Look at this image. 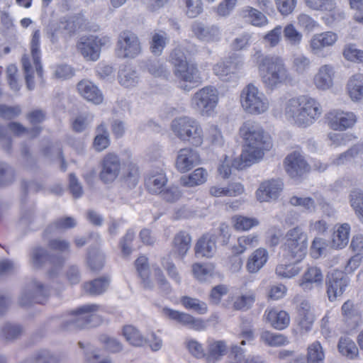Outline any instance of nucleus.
<instances>
[{"label": "nucleus", "instance_id": "1", "mask_svg": "<svg viewBox=\"0 0 363 363\" xmlns=\"http://www.w3.org/2000/svg\"><path fill=\"white\" fill-rule=\"evenodd\" d=\"M240 135L245 143V147L240 157L235 158L233 165L235 168L243 169L259 162L272 146L270 135L262 125L254 121L244 122L239 130Z\"/></svg>", "mask_w": 363, "mask_h": 363}, {"label": "nucleus", "instance_id": "2", "mask_svg": "<svg viewBox=\"0 0 363 363\" xmlns=\"http://www.w3.org/2000/svg\"><path fill=\"white\" fill-rule=\"evenodd\" d=\"M284 114L291 123L305 128L312 125L321 116L322 107L315 99L300 96L285 103Z\"/></svg>", "mask_w": 363, "mask_h": 363}, {"label": "nucleus", "instance_id": "3", "mask_svg": "<svg viewBox=\"0 0 363 363\" xmlns=\"http://www.w3.org/2000/svg\"><path fill=\"white\" fill-rule=\"evenodd\" d=\"M262 82L274 89L291 79L290 73L284 60L278 56L263 55L257 51L254 55Z\"/></svg>", "mask_w": 363, "mask_h": 363}, {"label": "nucleus", "instance_id": "4", "mask_svg": "<svg viewBox=\"0 0 363 363\" xmlns=\"http://www.w3.org/2000/svg\"><path fill=\"white\" fill-rule=\"evenodd\" d=\"M170 62L174 67V73L179 83H189L197 86L201 83V77L197 65L187 61L185 53L180 48H175L170 54ZM181 88L189 91L192 86L181 84Z\"/></svg>", "mask_w": 363, "mask_h": 363}, {"label": "nucleus", "instance_id": "5", "mask_svg": "<svg viewBox=\"0 0 363 363\" xmlns=\"http://www.w3.org/2000/svg\"><path fill=\"white\" fill-rule=\"evenodd\" d=\"M174 135L181 140L199 147L203 142V131L200 123L194 118L182 116L174 118L171 123Z\"/></svg>", "mask_w": 363, "mask_h": 363}, {"label": "nucleus", "instance_id": "6", "mask_svg": "<svg viewBox=\"0 0 363 363\" xmlns=\"http://www.w3.org/2000/svg\"><path fill=\"white\" fill-rule=\"evenodd\" d=\"M282 249L284 255L291 262L298 263L306 255L308 235L299 226L289 229L284 237Z\"/></svg>", "mask_w": 363, "mask_h": 363}, {"label": "nucleus", "instance_id": "7", "mask_svg": "<svg viewBox=\"0 0 363 363\" xmlns=\"http://www.w3.org/2000/svg\"><path fill=\"white\" fill-rule=\"evenodd\" d=\"M97 309V305L91 304L83 306L76 311L72 312L62 321V327L63 330H73L99 325L101 319L94 313Z\"/></svg>", "mask_w": 363, "mask_h": 363}, {"label": "nucleus", "instance_id": "8", "mask_svg": "<svg viewBox=\"0 0 363 363\" xmlns=\"http://www.w3.org/2000/svg\"><path fill=\"white\" fill-rule=\"evenodd\" d=\"M240 100L243 111L250 115L263 114L267 112L270 107L266 95L252 84H249L243 88Z\"/></svg>", "mask_w": 363, "mask_h": 363}, {"label": "nucleus", "instance_id": "9", "mask_svg": "<svg viewBox=\"0 0 363 363\" xmlns=\"http://www.w3.org/2000/svg\"><path fill=\"white\" fill-rule=\"evenodd\" d=\"M65 261V259L62 255H51L46 249L40 246L33 247L29 254V263L33 268L41 269L48 262L52 266L48 272L50 277H54L59 273Z\"/></svg>", "mask_w": 363, "mask_h": 363}, {"label": "nucleus", "instance_id": "10", "mask_svg": "<svg viewBox=\"0 0 363 363\" xmlns=\"http://www.w3.org/2000/svg\"><path fill=\"white\" fill-rule=\"evenodd\" d=\"M219 92L213 86H206L197 91L191 98V106L202 116H211L218 105Z\"/></svg>", "mask_w": 363, "mask_h": 363}, {"label": "nucleus", "instance_id": "11", "mask_svg": "<svg viewBox=\"0 0 363 363\" xmlns=\"http://www.w3.org/2000/svg\"><path fill=\"white\" fill-rule=\"evenodd\" d=\"M110 38L108 36L84 37L77 44V48L87 60L96 61L100 56L101 49L109 46Z\"/></svg>", "mask_w": 363, "mask_h": 363}, {"label": "nucleus", "instance_id": "12", "mask_svg": "<svg viewBox=\"0 0 363 363\" xmlns=\"http://www.w3.org/2000/svg\"><path fill=\"white\" fill-rule=\"evenodd\" d=\"M50 294L48 287L41 282L33 280L22 291L18 298L21 306L27 307L33 303L43 304Z\"/></svg>", "mask_w": 363, "mask_h": 363}, {"label": "nucleus", "instance_id": "13", "mask_svg": "<svg viewBox=\"0 0 363 363\" xmlns=\"http://www.w3.org/2000/svg\"><path fill=\"white\" fill-rule=\"evenodd\" d=\"M140 52V43L135 33L128 30L120 33L116 48V55L118 57L134 58Z\"/></svg>", "mask_w": 363, "mask_h": 363}, {"label": "nucleus", "instance_id": "14", "mask_svg": "<svg viewBox=\"0 0 363 363\" xmlns=\"http://www.w3.org/2000/svg\"><path fill=\"white\" fill-rule=\"evenodd\" d=\"M99 178L104 184H111L120 174L122 163L119 156L113 152L106 154L100 162Z\"/></svg>", "mask_w": 363, "mask_h": 363}, {"label": "nucleus", "instance_id": "15", "mask_svg": "<svg viewBox=\"0 0 363 363\" xmlns=\"http://www.w3.org/2000/svg\"><path fill=\"white\" fill-rule=\"evenodd\" d=\"M242 65L243 62L240 57L233 56L215 65L213 72L223 81H235L238 78V73Z\"/></svg>", "mask_w": 363, "mask_h": 363}, {"label": "nucleus", "instance_id": "16", "mask_svg": "<svg viewBox=\"0 0 363 363\" xmlns=\"http://www.w3.org/2000/svg\"><path fill=\"white\" fill-rule=\"evenodd\" d=\"M350 279L347 274L337 269L333 270L327 277V294L330 301H335L345 291Z\"/></svg>", "mask_w": 363, "mask_h": 363}, {"label": "nucleus", "instance_id": "17", "mask_svg": "<svg viewBox=\"0 0 363 363\" xmlns=\"http://www.w3.org/2000/svg\"><path fill=\"white\" fill-rule=\"evenodd\" d=\"M162 313L170 320H174L177 323H179L183 326L188 327L190 329L201 331L205 330L206 328V324L202 319L196 318L184 312H180L169 308H164L162 309Z\"/></svg>", "mask_w": 363, "mask_h": 363}, {"label": "nucleus", "instance_id": "18", "mask_svg": "<svg viewBox=\"0 0 363 363\" xmlns=\"http://www.w3.org/2000/svg\"><path fill=\"white\" fill-rule=\"evenodd\" d=\"M330 127L335 130H345L352 128L357 121V116L350 111L333 110L327 116Z\"/></svg>", "mask_w": 363, "mask_h": 363}, {"label": "nucleus", "instance_id": "19", "mask_svg": "<svg viewBox=\"0 0 363 363\" xmlns=\"http://www.w3.org/2000/svg\"><path fill=\"white\" fill-rule=\"evenodd\" d=\"M337 39V34L333 31L315 34L309 41V51L314 55L320 56L324 49L333 46Z\"/></svg>", "mask_w": 363, "mask_h": 363}, {"label": "nucleus", "instance_id": "20", "mask_svg": "<svg viewBox=\"0 0 363 363\" xmlns=\"http://www.w3.org/2000/svg\"><path fill=\"white\" fill-rule=\"evenodd\" d=\"M191 28L194 36L202 42L213 43L218 41L220 38V30L216 25L195 21Z\"/></svg>", "mask_w": 363, "mask_h": 363}, {"label": "nucleus", "instance_id": "21", "mask_svg": "<svg viewBox=\"0 0 363 363\" xmlns=\"http://www.w3.org/2000/svg\"><path fill=\"white\" fill-rule=\"evenodd\" d=\"M323 283V274L320 268L311 267L303 273L298 285L303 291L308 292L315 288L321 287Z\"/></svg>", "mask_w": 363, "mask_h": 363}, {"label": "nucleus", "instance_id": "22", "mask_svg": "<svg viewBox=\"0 0 363 363\" xmlns=\"http://www.w3.org/2000/svg\"><path fill=\"white\" fill-rule=\"evenodd\" d=\"M283 189L280 179H272L262 182L256 191L257 199L260 202L269 201L278 198Z\"/></svg>", "mask_w": 363, "mask_h": 363}, {"label": "nucleus", "instance_id": "23", "mask_svg": "<svg viewBox=\"0 0 363 363\" xmlns=\"http://www.w3.org/2000/svg\"><path fill=\"white\" fill-rule=\"evenodd\" d=\"M199 164V155L197 151L189 147L179 151L176 160V167L179 172H186Z\"/></svg>", "mask_w": 363, "mask_h": 363}, {"label": "nucleus", "instance_id": "24", "mask_svg": "<svg viewBox=\"0 0 363 363\" xmlns=\"http://www.w3.org/2000/svg\"><path fill=\"white\" fill-rule=\"evenodd\" d=\"M286 171L291 177L301 176L309 170V166L303 155L294 152L285 159Z\"/></svg>", "mask_w": 363, "mask_h": 363}, {"label": "nucleus", "instance_id": "25", "mask_svg": "<svg viewBox=\"0 0 363 363\" xmlns=\"http://www.w3.org/2000/svg\"><path fill=\"white\" fill-rule=\"evenodd\" d=\"M335 68L332 65H321L313 78L315 87L320 90H328L333 85Z\"/></svg>", "mask_w": 363, "mask_h": 363}, {"label": "nucleus", "instance_id": "26", "mask_svg": "<svg viewBox=\"0 0 363 363\" xmlns=\"http://www.w3.org/2000/svg\"><path fill=\"white\" fill-rule=\"evenodd\" d=\"M80 95L94 104H100L104 100L103 94L98 87L89 80H82L77 84Z\"/></svg>", "mask_w": 363, "mask_h": 363}, {"label": "nucleus", "instance_id": "27", "mask_svg": "<svg viewBox=\"0 0 363 363\" xmlns=\"http://www.w3.org/2000/svg\"><path fill=\"white\" fill-rule=\"evenodd\" d=\"M86 19L81 14L63 17L57 24L61 33L73 34L85 24Z\"/></svg>", "mask_w": 363, "mask_h": 363}, {"label": "nucleus", "instance_id": "28", "mask_svg": "<svg viewBox=\"0 0 363 363\" xmlns=\"http://www.w3.org/2000/svg\"><path fill=\"white\" fill-rule=\"evenodd\" d=\"M264 317L271 326L277 330L286 328L290 322L289 315L286 311L274 308H267Z\"/></svg>", "mask_w": 363, "mask_h": 363}, {"label": "nucleus", "instance_id": "29", "mask_svg": "<svg viewBox=\"0 0 363 363\" xmlns=\"http://www.w3.org/2000/svg\"><path fill=\"white\" fill-rule=\"evenodd\" d=\"M111 279L103 276L94 280L84 283V291L90 296H99L106 292L109 286Z\"/></svg>", "mask_w": 363, "mask_h": 363}, {"label": "nucleus", "instance_id": "30", "mask_svg": "<svg viewBox=\"0 0 363 363\" xmlns=\"http://www.w3.org/2000/svg\"><path fill=\"white\" fill-rule=\"evenodd\" d=\"M227 352V345L223 340H212L208 344L206 360L208 363H216L221 359Z\"/></svg>", "mask_w": 363, "mask_h": 363}, {"label": "nucleus", "instance_id": "31", "mask_svg": "<svg viewBox=\"0 0 363 363\" xmlns=\"http://www.w3.org/2000/svg\"><path fill=\"white\" fill-rule=\"evenodd\" d=\"M268 252L264 248L257 249L248 258L247 269L250 273H256L266 264Z\"/></svg>", "mask_w": 363, "mask_h": 363}, {"label": "nucleus", "instance_id": "32", "mask_svg": "<svg viewBox=\"0 0 363 363\" xmlns=\"http://www.w3.org/2000/svg\"><path fill=\"white\" fill-rule=\"evenodd\" d=\"M215 238L209 235H203L196 244L195 252L198 257H211L216 252Z\"/></svg>", "mask_w": 363, "mask_h": 363}, {"label": "nucleus", "instance_id": "33", "mask_svg": "<svg viewBox=\"0 0 363 363\" xmlns=\"http://www.w3.org/2000/svg\"><path fill=\"white\" fill-rule=\"evenodd\" d=\"M349 96L352 101H359L363 98V74L352 75L347 84Z\"/></svg>", "mask_w": 363, "mask_h": 363}, {"label": "nucleus", "instance_id": "34", "mask_svg": "<svg viewBox=\"0 0 363 363\" xmlns=\"http://www.w3.org/2000/svg\"><path fill=\"white\" fill-rule=\"evenodd\" d=\"M191 246V237L184 230L178 232L173 239V250L180 257H183Z\"/></svg>", "mask_w": 363, "mask_h": 363}, {"label": "nucleus", "instance_id": "35", "mask_svg": "<svg viewBox=\"0 0 363 363\" xmlns=\"http://www.w3.org/2000/svg\"><path fill=\"white\" fill-rule=\"evenodd\" d=\"M233 303L232 308L237 311H247L250 308L255 301V294L252 291H249L245 294L239 296H233L229 297Z\"/></svg>", "mask_w": 363, "mask_h": 363}, {"label": "nucleus", "instance_id": "36", "mask_svg": "<svg viewBox=\"0 0 363 363\" xmlns=\"http://www.w3.org/2000/svg\"><path fill=\"white\" fill-rule=\"evenodd\" d=\"M241 15L247 23L252 26L262 27L268 23L267 18L259 11L252 7L244 9Z\"/></svg>", "mask_w": 363, "mask_h": 363}, {"label": "nucleus", "instance_id": "37", "mask_svg": "<svg viewBox=\"0 0 363 363\" xmlns=\"http://www.w3.org/2000/svg\"><path fill=\"white\" fill-rule=\"evenodd\" d=\"M167 183V178L162 172L149 175L145 179V186L148 191L153 194H161Z\"/></svg>", "mask_w": 363, "mask_h": 363}, {"label": "nucleus", "instance_id": "38", "mask_svg": "<svg viewBox=\"0 0 363 363\" xmlns=\"http://www.w3.org/2000/svg\"><path fill=\"white\" fill-rule=\"evenodd\" d=\"M122 334L126 341L134 347H143L147 343V340L133 325H125Z\"/></svg>", "mask_w": 363, "mask_h": 363}, {"label": "nucleus", "instance_id": "39", "mask_svg": "<svg viewBox=\"0 0 363 363\" xmlns=\"http://www.w3.org/2000/svg\"><path fill=\"white\" fill-rule=\"evenodd\" d=\"M339 352L349 359H354L359 354L355 342L347 337H341L337 344Z\"/></svg>", "mask_w": 363, "mask_h": 363}, {"label": "nucleus", "instance_id": "40", "mask_svg": "<svg viewBox=\"0 0 363 363\" xmlns=\"http://www.w3.org/2000/svg\"><path fill=\"white\" fill-rule=\"evenodd\" d=\"M118 81L125 87L135 86L139 82V76L133 67L125 65L118 72Z\"/></svg>", "mask_w": 363, "mask_h": 363}, {"label": "nucleus", "instance_id": "41", "mask_svg": "<svg viewBox=\"0 0 363 363\" xmlns=\"http://www.w3.org/2000/svg\"><path fill=\"white\" fill-rule=\"evenodd\" d=\"M208 174L206 169L202 167L196 169L188 176L181 177V184L184 186L192 187L201 185L206 182Z\"/></svg>", "mask_w": 363, "mask_h": 363}, {"label": "nucleus", "instance_id": "42", "mask_svg": "<svg viewBox=\"0 0 363 363\" xmlns=\"http://www.w3.org/2000/svg\"><path fill=\"white\" fill-rule=\"evenodd\" d=\"M96 133L93 146L97 152H101L106 149L110 144L109 133L104 123L98 125Z\"/></svg>", "mask_w": 363, "mask_h": 363}, {"label": "nucleus", "instance_id": "43", "mask_svg": "<svg viewBox=\"0 0 363 363\" xmlns=\"http://www.w3.org/2000/svg\"><path fill=\"white\" fill-rule=\"evenodd\" d=\"M40 30H35L32 36L31 42H30V50L31 55L33 57V62L35 66V70L38 75L41 77L43 73L42 65H40Z\"/></svg>", "mask_w": 363, "mask_h": 363}, {"label": "nucleus", "instance_id": "44", "mask_svg": "<svg viewBox=\"0 0 363 363\" xmlns=\"http://www.w3.org/2000/svg\"><path fill=\"white\" fill-rule=\"evenodd\" d=\"M135 267L138 274L142 280L143 287L151 289L153 288V283L149 279L150 269L147 263V258L145 256L138 257L135 261Z\"/></svg>", "mask_w": 363, "mask_h": 363}, {"label": "nucleus", "instance_id": "45", "mask_svg": "<svg viewBox=\"0 0 363 363\" xmlns=\"http://www.w3.org/2000/svg\"><path fill=\"white\" fill-rule=\"evenodd\" d=\"M291 67L293 70L297 74H303L310 70L311 61L303 53H294L291 57Z\"/></svg>", "mask_w": 363, "mask_h": 363}, {"label": "nucleus", "instance_id": "46", "mask_svg": "<svg viewBox=\"0 0 363 363\" xmlns=\"http://www.w3.org/2000/svg\"><path fill=\"white\" fill-rule=\"evenodd\" d=\"M350 230L349 224L341 225L333 235L332 246L337 249L345 247L349 242Z\"/></svg>", "mask_w": 363, "mask_h": 363}, {"label": "nucleus", "instance_id": "47", "mask_svg": "<svg viewBox=\"0 0 363 363\" xmlns=\"http://www.w3.org/2000/svg\"><path fill=\"white\" fill-rule=\"evenodd\" d=\"M299 315L302 316L299 325L302 330L307 332L311 329L313 323V315L311 312V304L307 301H303L298 308Z\"/></svg>", "mask_w": 363, "mask_h": 363}, {"label": "nucleus", "instance_id": "48", "mask_svg": "<svg viewBox=\"0 0 363 363\" xmlns=\"http://www.w3.org/2000/svg\"><path fill=\"white\" fill-rule=\"evenodd\" d=\"M77 225V221L73 217L60 218L50 225L44 232V236L48 233H58L69 228H74Z\"/></svg>", "mask_w": 363, "mask_h": 363}, {"label": "nucleus", "instance_id": "49", "mask_svg": "<svg viewBox=\"0 0 363 363\" xmlns=\"http://www.w3.org/2000/svg\"><path fill=\"white\" fill-rule=\"evenodd\" d=\"M262 342L269 347H281L289 344L288 338L282 334L263 331L260 335Z\"/></svg>", "mask_w": 363, "mask_h": 363}, {"label": "nucleus", "instance_id": "50", "mask_svg": "<svg viewBox=\"0 0 363 363\" xmlns=\"http://www.w3.org/2000/svg\"><path fill=\"white\" fill-rule=\"evenodd\" d=\"M168 41V36L165 32L162 30L154 32L150 42L151 52L155 55H160Z\"/></svg>", "mask_w": 363, "mask_h": 363}, {"label": "nucleus", "instance_id": "51", "mask_svg": "<svg viewBox=\"0 0 363 363\" xmlns=\"http://www.w3.org/2000/svg\"><path fill=\"white\" fill-rule=\"evenodd\" d=\"M258 245V236L250 234L241 236L238 239V245L233 247V252L235 255H240L247 250L254 247Z\"/></svg>", "mask_w": 363, "mask_h": 363}, {"label": "nucleus", "instance_id": "52", "mask_svg": "<svg viewBox=\"0 0 363 363\" xmlns=\"http://www.w3.org/2000/svg\"><path fill=\"white\" fill-rule=\"evenodd\" d=\"M306 359L309 363H324L325 352L319 341H315L308 346Z\"/></svg>", "mask_w": 363, "mask_h": 363}, {"label": "nucleus", "instance_id": "53", "mask_svg": "<svg viewBox=\"0 0 363 363\" xmlns=\"http://www.w3.org/2000/svg\"><path fill=\"white\" fill-rule=\"evenodd\" d=\"M285 41L289 45L298 48L303 39V35L293 24H288L282 30Z\"/></svg>", "mask_w": 363, "mask_h": 363}, {"label": "nucleus", "instance_id": "54", "mask_svg": "<svg viewBox=\"0 0 363 363\" xmlns=\"http://www.w3.org/2000/svg\"><path fill=\"white\" fill-rule=\"evenodd\" d=\"M104 255L97 248H92L88 252L87 264L93 272L100 271L104 265Z\"/></svg>", "mask_w": 363, "mask_h": 363}, {"label": "nucleus", "instance_id": "55", "mask_svg": "<svg viewBox=\"0 0 363 363\" xmlns=\"http://www.w3.org/2000/svg\"><path fill=\"white\" fill-rule=\"evenodd\" d=\"M206 140L214 147H222L224 144V138L221 130L217 125L210 124L206 130Z\"/></svg>", "mask_w": 363, "mask_h": 363}, {"label": "nucleus", "instance_id": "56", "mask_svg": "<svg viewBox=\"0 0 363 363\" xmlns=\"http://www.w3.org/2000/svg\"><path fill=\"white\" fill-rule=\"evenodd\" d=\"M181 303L186 309L193 310L199 314H205L208 311L206 303L197 298L183 296Z\"/></svg>", "mask_w": 363, "mask_h": 363}, {"label": "nucleus", "instance_id": "57", "mask_svg": "<svg viewBox=\"0 0 363 363\" xmlns=\"http://www.w3.org/2000/svg\"><path fill=\"white\" fill-rule=\"evenodd\" d=\"M23 328L15 323H7L1 329V335L7 341H11L18 338L23 333Z\"/></svg>", "mask_w": 363, "mask_h": 363}, {"label": "nucleus", "instance_id": "58", "mask_svg": "<svg viewBox=\"0 0 363 363\" xmlns=\"http://www.w3.org/2000/svg\"><path fill=\"white\" fill-rule=\"evenodd\" d=\"M233 225L237 230H248L259 224L257 219L242 216L233 217Z\"/></svg>", "mask_w": 363, "mask_h": 363}, {"label": "nucleus", "instance_id": "59", "mask_svg": "<svg viewBox=\"0 0 363 363\" xmlns=\"http://www.w3.org/2000/svg\"><path fill=\"white\" fill-rule=\"evenodd\" d=\"M306 5L311 9L323 11H333L336 8L334 0H305Z\"/></svg>", "mask_w": 363, "mask_h": 363}, {"label": "nucleus", "instance_id": "60", "mask_svg": "<svg viewBox=\"0 0 363 363\" xmlns=\"http://www.w3.org/2000/svg\"><path fill=\"white\" fill-rule=\"evenodd\" d=\"M343 56L347 60L363 63V50L357 49L354 44H347L345 46Z\"/></svg>", "mask_w": 363, "mask_h": 363}, {"label": "nucleus", "instance_id": "61", "mask_svg": "<svg viewBox=\"0 0 363 363\" xmlns=\"http://www.w3.org/2000/svg\"><path fill=\"white\" fill-rule=\"evenodd\" d=\"M139 171L135 164H130L128 166L127 172L123 176L125 184L130 189L134 188L139 181Z\"/></svg>", "mask_w": 363, "mask_h": 363}, {"label": "nucleus", "instance_id": "62", "mask_svg": "<svg viewBox=\"0 0 363 363\" xmlns=\"http://www.w3.org/2000/svg\"><path fill=\"white\" fill-rule=\"evenodd\" d=\"M147 69L150 74L155 77L167 79L169 76V72L166 67L157 60L149 62Z\"/></svg>", "mask_w": 363, "mask_h": 363}, {"label": "nucleus", "instance_id": "63", "mask_svg": "<svg viewBox=\"0 0 363 363\" xmlns=\"http://www.w3.org/2000/svg\"><path fill=\"white\" fill-rule=\"evenodd\" d=\"M282 28L281 26H277L274 29L269 31L264 36V42L270 47H276L281 40Z\"/></svg>", "mask_w": 363, "mask_h": 363}, {"label": "nucleus", "instance_id": "64", "mask_svg": "<svg viewBox=\"0 0 363 363\" xmlns=\"http://www.w3.org/2000/svg\"><path fill=\"white\" fill-rule=\"evenodd\" d=\"M33 363H57L56 357L52 355L47 350H40L37 351L32 358Z\"/></svg>", "mask_w": 363, "mask_h": 363}]
</instances>
